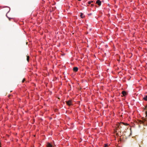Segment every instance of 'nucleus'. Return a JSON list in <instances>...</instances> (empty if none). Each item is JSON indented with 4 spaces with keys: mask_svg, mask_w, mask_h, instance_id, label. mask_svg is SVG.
I'll list each match as a JSON object with an SVG mask.
<instances>
[{
    "mask_svg": "<svg viewBox=\"0 0 147 147\" xmlns=\"http://www.w3.org/2000/svg\"><path fill=\"white\" fill-rule=\"evenodd\" d=\"M72 102L71 100H69L67 102V104L69 106H70L71 105Z\"/></svg>",
    "mask_w": 147,
    "mask_h": 147,
    "instance_id": "nucleus-1",
    "label": "nucleus"
},
{
    "mask_svg": "<svg viewBox=\"0 0 147 147\" xmlns=\"http://www.w3.org/2000/svg\"><path fill=\"white\" fill-rule=\"evenodd\" d=\"M96 3H97L98 5L100 6L101 5V2L100 0H98L96 2Z\"/></svg>",
    "mask_w": 147,
    "mask_h": 147,
    "instance_id": "nucleus-2",
    "label": "nucleus"
},
{
    "mask_svg": "<svg viewBox=\"0 0 147 147\" xmlns=\"http://www.w3.org/2000/svg\"><path fill=\"white\" fill-rule=\"evenodd\" d=\"M73 70L75 72H77L78 70V67H75L73 68Z\"/></svg>",
    "mask_w": 147,
    "mask_h": 147,
    "instance_id": "nucleus-3",
    "label": "nucleus"
},
{
    "mask_svg": "<svg viewBox=\"0 0 147 147\" xmlns=\"http://www.w3.org/2000/svg\"><path fill=\"white\" fill-rule=\"evenodd\" d=\"M122 94L124 96H125L127 95V93H126V92L125 91H123L122 92Z\"/></svg>",
    "mask_w": 147,
    "mask_h": 147,
    "instance_id": "nucleus-4",
    "label": "nucleus"
},
{
    "mask_svg": "<svg viewBox=\"0 0 147 147\" xmlns=\"http://www.w3.org/2000/svg\"><path fill=\"white\" fill-rule=\"evenodd\" d=\"M52 145L49 143H48L47 144V147H52Z\"/></svg>",
    "mask_w": 147,
    "mask_h": 147,
    "instance_id": "nucleus-5",
    "label": "nucleus"
},
{
    "mask_svg": "<svg viewBox=\"0 0 147 147\" xmlns=\"http://www.w3.org/2000/svg\"><path fill=\"white\" fill-rule=\"evenodd\" d=\"M80 16L81 18H84L85 17V16L84 15L83 13H81Z\"/></svg>",
    "mask_w": 147,
    "mask_h": 147,
    "instance_id": "nucleus-6",
    "label": "nucleus"
},
{
    "mask_svg": "<svg viewBox=\"0 0 147 147\" xmlns=\"http://www.w3.org/2000/svg\"><path fill=\"white\" fill-rule=\"evenodd\" d=\"M143 98L145 100L147 101V95L145 96Z\"/></svg>",
    "mask_w": 147,
    "mask_h": 147,
    "instance_id": "nucleus-7",
    "label": "nucleus"
},
{
    "mask_svg": "<svg viewBox=\"0 0 147 147\" xmlns=\"http://www.w3.org/2000/svg\"><path fill=\"white\" fill-rule=\"evenodd\" d=\"M29 56H27V60L28 61V62H29Z\"/></svg>",
    "mask_w": 147,
    "mask_h": 147,
    "instance_id": "nucleus-8",
    "label": "nucleus"
},
{
    "mask_svg": "<svg viewBox=\"0 0 147 147\" xmlns=\"http://www.w3.org/2000/svg\"><path fill=\"white\" fill-rule=\"evenodd\" d=\"M93 1H88V3L89 4H90L91 3H93Z\"/></svg>",
    "mask_w": 147,
    "mask_h": 147,
    "instance_id": "nucleus-9",
    "label": "nucleus"
},
{
    "mask_svg": "<svg viewBox=\"0 0 147 147\" xmlns=\"http://www.w3.org/2000/svg\"><path fill=\"white\" fill-rule=\"evenodd\" d=\"M104 147H108V145L107 144H105Z\"/></svg>",
    "mask_w": 147,
    "mask_h": 147,
    "instance_id": "nucleus-10",
    "label": "nucleus"
},
{
    "mask_svg": "<svg viewBox=\"0 0 147 147\" xmlns=\"http://www.w3.org/2000/svg\"><path fill=\"white\" fill-rule=\"evenodd\" d=\"M8 19H9V20H10V21L11 19H13V18H9V17H8Z\"/></svg>",
    "mask_w": 147,
    "mask_h": 147,
    "instance_id": "nucleus-11",
    "label": "nucleus"
},
{
    "mask_svg": "<svg viewBox=\"0 0 147 147\" xmlns=\"http://www.w3.org/2000/svg\"><path fill=\"white\" fill-rule=\"evenodd\" d=\"M25 79L24 78L23 79V80H22V82H24V81H25Z\"/></svg>",
    "mask_w": 147,
    "mask_h": 147,
    "instance_id": "nucleus-12",
    "label": "nucleus"
},
{
    "mask_svg": "<svg viewBox=\"0 0 147 147\" xmlns=\"http://www.w3.org/2000/svg\"><path fill=\"white\" fill-rule=\"evenodd\" d=\"M92 6H94V4H92L91 5Z\"/></svg>",
    "mask_w": 147,
    "mask_h": 147,
    "instance_id": "nucleus-13",
    "label": "nucleus"
},
{
    "mask_svg": "<svg viewBox=\"0 0 147 147\" xmlns=\"http://www.w3.org/2000/svg\"><path fill=\"white\" fill-rule=\"evenodd\" d=\"M79 1H81V0H78Z\"/></svg>",
    "mask_w": 147,
    "mask_h": 147,
    "instance_id": "nucleus-14",
    "label": "nucleus"
},
{
    "mask_svg": "<svg viewBox=\"0 0 147 147\" xmlns=\"http://www.w3.org/2000/svg\"><path fill=\"white\" fill-rule=\"evenodd\" d=\"M147 107V105L146 106V108Z\"/></svg>",
    "mask_w": 147,
    "mask_h": 147,
    "instance_id": "nucleus-15",
    "label": "nucleus"
}]
</instances>
